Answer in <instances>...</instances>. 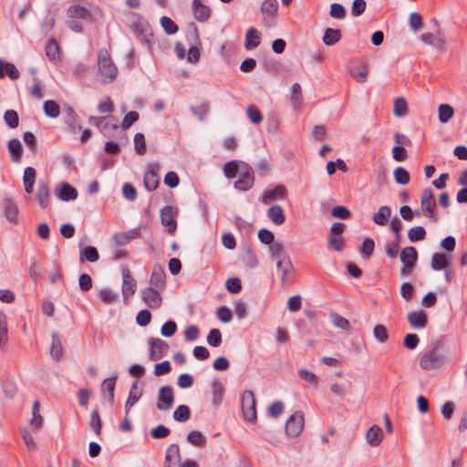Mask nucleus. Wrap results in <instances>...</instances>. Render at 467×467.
I'll use <instances>...</instances> for the list:
<instances>
[{
	"label": "nucleus",
	"mask_w": 467,
	"mask_h": 467,
	"mask_svg": "<svg viewBox=\"0 0 467 467\" xmlns=\"http://www.w3.org/2000/svg\"><path fill=\"white\" fill-rule=\"evenodd\" d=\"M134 149L139 155H144L146 153L145 137L140 132L136 133L134 136Z\"/></svg>",
	"instance_id": "nucleus-54"
},
{
	"label": "nucleus",
	"mask_w": 467,
	"mask_h": 467,
	"mask_svg": "<svg viewBox=\"0 0 467 467\" xmlns=\"http://www.w3.org/2000/svg\"><path fill=\"white\" fill-rule=\"evenodd\" d=\"M246 114L249 119L254 124L260 123L263 119L260 110L254 105H250L247 107Z\"/></svg>",
	"instance_id": "nucleus-62"
},
{
	"label": "nucleus",
	"mask_w": 467,
	"mask_h": 467,
	"mask_svg": "<svg viewBox=\"0 0 467 467\" xmlns=\"http://www.w3.org/2000/svg\"><path fill=\"white\" fill-rule=\"evenodd\" d=\"M286 195V189L284 185H277L275 188L267 190L264 192L263 202L269 203L278 198H285Z\"/></svg>",
	"instance_id": "nucleus-22"
},
{
	"label": "nucleus",
	"mask_w": 467,
	"mask_h": 467,
	"mask_svg": "<svg viewBox=\"0 0 467 467\" xmlns=\"http://www.w3.org/2000/svg\"><path fill=\"white\" fill-rule=\"evenodd\" d=\"M420 205L423 214L436 223L438 221V217L434 213V209L436 206L435 196L434 192L431 188H426L422 191L420 196Z\"/></svg>",
	"instance_id": "nucleus-5"
},
{
	"label": "nucleus",
	"mask_w": 467,
	"mask_h": 467,
	"mask_svg": "<svg viewBox=\"0 0 467 467\" xmlns=\"http://www.w3.org/2000/svg\"><path fill=\"white\" fill-rule=\"evenodd\" d=\"M426 236V231L422 226H415L409 230L408 237L410 242H419L424 240Z\"/></svg>",
	"instance_id": "nucleus-49"
},
{
	"label": "nucleus",
	"mask_w": 467,
	"mask_h": 467,
	"mask_svg": "<svg viewBox=\"0 0 467 467\" xmlns=\"http://www.w3.org/2000/svg\"><path fill=\"white\" fill-rule=\"evenodd\" d=\"M408 112V106L405 99L398 98L394 101L393 114L396 117H403Z\"/></svg>",
	"instance_id": "nucleus-50"
},
{
	"label": "nucleus",
	"mask_w": 467,
	"mask_h": 467,
	"mask_svg": "<svg viewBox=\"0 0 467 467\" xmlns=\"http://www.w3.org/2000/svg\"><path fill=\"white\" fill-rule=\"evenodd\" d=\"M373 336L379 343H386L389 340L387 328L383 325H376L373 328Z\"/></svg>",
	"instance_id": "nucleus-55"
},
{
	"label": "nucleus",
	"mask_w": 467,
	"mask_h": 467,
	"mask_svg": "<svg viewBox=\"0 0 467 467\" xmlns=\"http://www.w3.org/2000/svg\"><path fill=\"white\" fill-rule=\"evenodd\" d=\"M341 31L335 28H327L322 40L327 46H334L341 39Z\"/></svg>",
	"instance_id": "nucleus-36"
},
{
	"label": "nucleus",
	"mask_w": 467,
	"mask_h": 467,
	"mask_svg": "<svg viewBox=\"0 0 467 467\" xmlns=\"http://www.w3.org/2000/svg\"><path fill=\"white\" fill-rule=\"evenodd\" d=\"M49 351L51 357L57 361L59 360L63 356L61 338L57 332L52 333V342Z\"/></svg>",
	"instance_id": "nucleus-27"
},
{
	"label": "nucleus",
	"mask_w": 467,
	"mask_h": 467,
	"mask_svg": "<svg viewBox=\"0 0 467 467\" xmlns=\"http://www.w3.org/2000/svg\"><path fill=\"white\" fill-rule=\"evenodd\" d=\"M191 417V410L187 405H180L173 412V419L179 422H184Z\"/></svg>",
	"instance_id": "nucleus-45"
},
{
	"label": "nucleus",
	"mask_w": 467,
	"mask_h": 467,
	"mask_svg": "<svg viewBox=\"0 0 467 467\" xmlns=\"http://www.w3.org/2000/svg\"><path fill=\"white\" fill-rule=\"evenodd\" d=\"M46 55L52 61H56L59 58V46L54 38H50L47 40L46 44Z\"/></svg>",
	"instance_id": "nucleus-38"
},
{
	"label": "nucleus",
	"mask_w": 467,
	"mask_h": 467,
	"mask_svg": "<svg viewBox=\"0 0 467 467\" xmlns=\"http://www.w3.org/2000/svg\"><path fill=\"white\" fill-rule=\"evenodd\" d=\"M242 260L248 267H255L258 265V259L254 251L251 247H247L242 255Z\"/></svg>",
	"instance_id": "nucleus-44"
},
{
	"label": "nucleus",
	"mask_w": 467,
	"mask_h": 467,
	"mask_svg": "<svg viewBox=\"0 0 467 467\" xmlns=\"http://www.w3.org/2000/svg\"><path fill=\"white\" fill-rule=\"evenodd\" d=\"M329 16L336 19H344L347 16V11L341 4L333 3L330 5Z\"/></svg>",
	"instance_id": "nucleus-56"
},
{
	"label": "nucleus",
	"mask_w": 467,
	"mask_h": 467,
	"mask_svg": "<svg viewBox=\"0 0 467 467\" xmlns=\"http://www.w3.org/2000/svg\"><path fill=\"white\" fill-rule=\"evenodd\" d=\"M190 110L199 120L203 121L210 111V105L207 101H203L198 106H192Z\"/></svg>",
	"instance_id": "nucleus-39"
},
{
	"label": "nucleus",
	"mask_w": 467,
	"mask_h": 467,
	"mask_svg": "<svg viewBox=\"0 0 467 467\" xmlns=\"http://www.w3.org/2000/svg\"><path fill=\"white\" fill-rule=\"evenodd\" d=\"M57 195L64 202H69L78 198V191L69 183H63L57 189Z\"/></svg>",
	"instance_id": "nucleus-19"
},
{
	"label": "nucleus",
	"mask_w": 467,
	"mask_h": 467,
	"mask_svg": "<svg viewBox=\"0 0 467 467\" xmlns=\"http://www.w3.org/2000/svg\"><path fill=\"white\" fill-rule=\"evenodd\" d=\"M391 214V209L387 206L379 207V211L373 215V221L376 224L384 226L388 223Z\"/></svg>",
	"instance_id": "nucleus-35"
},
{
	"label": "nucleus",
	"mask_w": 467,
	"mask_h": 467,
	"mask_svg": "<svg viewBox=\"0 0 467 467\" xmlns=\"http://www.w3.org/2000/svg\"><path fill=\"white\" fill-rule=\"evenodd\" d=\"M98 69L99 75L104 83L112 82L118 75V68L106 49H101L99 53Z\"/></svg>",
	"instance_id": "nucleus-2"
},
{
	"label": "nucleus",
	"mask_w": 467,
	"mask_h": 467,
	"mask_svg": "<svg viewBox=\"0 0 467 467\" xmlns=\"http://www.w3.org/2000/svg\"><path fill=\"white\" fill-rule=\"evenodd\" d=\"M187 441L196 447H203L206 444L205 436L199 431H190L187 435Z\"/></svg>",
	"instance_id": "nucleus-42"
},
{
	"label": "nucleus",
	"mask_w": 467,
	"mask_h": 467,
	"mask_svg": "<svg viewBox=\"0 0 467 467\" xmlns=\"http://www.w3.org/2000/svg\"><path fill=\"white\" fill-rule=\"evenodd\" d=\"M158 289L149 286L140 291L143 302L150 308H159L162 304V297Z\"/></svg>",
	"instance_id": "nucleus-10"
},
{
	"label": "nucleus",
	"mask_w": 467,
	"mask_h": 467,
	"mask_svg": "<svg viewBox=\"0 0 467 467\" xmlns=\"http://www.w3.org/2000/svg\"><path fill=\"white\" fill-rule=\"evenodd\" d=\"M207 343L212 347H219L222 343V334L219 329L212 328L207 336Z\"/></svg>",
	"instance_id": "nucleus-61"
},
{
	"label": "nucleus",
	"mask_w": 467,
	"mask_h": 467,
	"mask_svg": "<svg viewBox=\"0 0 467 467\" xmlns=\"http://www.w3.org/2000/svg\"><path fill=\"white\" fill-rule=\"evenodd\" d=\"M177 211L171 205H166L161 210V224L166 228V231L172 234L177 229V222L175 215Z\"/></svg>",
	"instance_id": "nucleus-8"
},
{
	"label": "nucleus",
	"mask_w": 467,
	"mask_h": 467,
	"mask_svg": "<svg viewBox=\"0 0 467 467\" xmlns=\"http://www.w3.org/2000/svg\"><path fill=\"white\" fill-rule=\"evenodd\" d=\"M254 182V176L252 168L246 163H242L239 178L234 183V188L245 192L253 187Z\"/></svg>",
	"instance_id": "nucleus-6"
},
{
	"label": "nucleus",
	"mask_w": 467,
	"mask_h": 467,
	"mask_svg": "<svg viewBox=\"0 0 467 467\" xmlns=\"http://www.w3.org/2000/svg\"><path fill=\"white\" fill-rule=\"evenodd\" d=\"M161 25L168 35L175 34L178 31V26L173 20L168 16L161 18Z\"/></svg>",
	"instance_id": "nucleus-60"
},
{
	"label": "nucleus",
	"mask_w": 467,
	"mask_h": 467,
	"mask_svg": "<svg viewBox=\"0 0 467 467\" xmlns=\"http://www.w3.org/2000/svg\"><path fill=\"white\" fill-rule=\"evenodd\" d=\"M393 176L397 183L405 185L410 182V173L402 167H398L393 171Z\"/></svg>",
	"instance_id": "nucleus-52"
},
{
	"label": "nucleus",
	"mask_w": 467,
	"mask_h": 467,
	"mask_svg": "<svg viewBox=\"0 0 467 467\" xmlns=\"http://www.w3.org/2000/svg\"><path fill=\"white\" fill-rule=\"evenodd\" d=\"M89 426L92 428V430L94 431V432L97 434V435H99L100 432H101V427H102V422H101V420H100V417H99V411L97 410H94L91 414H90V422H89Z\"/></svg>",
	"instance_id": "nucleus-59"
},
{
	"label": "nucleus",
	"mask_w": 467,
	"mask_h": 467,
	"mask_svg": "<svg viewBox=\"0 0 467 467\" xmlns=\"http://www.w3.org/2000/svg\"><path fill=\"white\" fill-rule=\"evenodd\" d=\"M270 253H271L272 256L276 260V262L280 259L281 260L284 259L285 256H289L286 254L284 246L279 243L271 244Z\"/></svg>",
	"instance_id": "nucleus-57"
},
{
	"label": "nucleus",
	"mask_w": 467,
	"mask_h": 467,
	"mask_svg": "<svg viewBox=\"0 0 467 467\" xmlns=\"http://www.w3.org/2000/svg\"><path fill=\"white\" fill-rule=\"evenodd\" d=\"M450 356L441 339L431 342L430 348L420 356L419 365L426 371L438 370L449 365Z\"/></svg>",
	"instance_id": "nucleus-1"
},
{
	"label": "nucleus",
	"mask_w": 467,
	"mask_h": 467,
	"mask_svg": "<svg viewBox=\"0 0 467 467\" xmlns=\"http://www.w3.org/2000/svg\"><path fill=\"white\" fill-rule=\"evenodd\" d=\"M241 408L244 418L248 422H255L256 406L254 393L251 390H244L241 398Z\"/></svg>",
	"instance_id": "nucleus-3"
},
{
	"label": "nucleus",
	"mask_w": 467,
	"mask_h": 467,
	"mask_svg": "<svg viewBox=\"0 0 467 467\" xmlns=\"http://www.w3.org/2000/svg\"><path fill=\"white\" fill-rule=\"evenodd\" d=\"M117 376H112L110 378L105 379L101 383V391L103 393L108 392L107 398L110 404L114 401V390L115 385L117 381Z\"/></svg>",
	"instance_id": "nucleus-30"
},
{
	"label": "nucleus",
	"mask_w": 467,
	"mask_h": 467,
	"mask_svg": "<svg viewBox=\"0 0 467 467\" xmlns=\"http://www.w3.org/2000/svg\"><path fill=\"white\" fill-rule=\"evenodd\" d=\"M401 296L406 301H410L415 294L414 286L410 283H402L400 288Z\"/></svg>",
	"instance_id": "nucleus-64"
},
{
	"label": "nucleus",
	"mask_w": 467,
	"mask_h": 467,
	"mask_svg": "<svg viewBox=\"0 0 467 467\" xmlns=\"http://www.w3.org/2000/svg\"><path fill=\"white\" fill-rule=\"evenodd\" d=\"M150 286L154 288L161 289L165 285V273L162 271L161 266H154L150 278Z\"/></svg>",
	"instance_id": "nucleus-28"
},
{
	"label": "nucleus",
	"mask_w": 467,
	"mask_h": 467,
	"mask_svg": "<svg viewBox=\"0 0 467 467\" xmlns=\"http://www.w3.org/2000/svg\"><path fill=\"white\" fill-rule=\"evenodd\" d=\"M4 120L5 124L11 129H16L19 125L18 114L14 109H8L5 112Z\"/></svg>",
	"instance_id": "nucleus-48"
},
{
	"label": "nucleus",
	"mask_w": 467,
	"mask_h": 467,
	"mask_svg": "<svg viewBox=\"0 0 467 467\" xmlns=\"http://www.w3.org/2000/svg\"><path fill=\"white\" fill-rule=\"evenodd\" d=\"M420 39L425 44L433 46L438 49H443L446 44V40L441 36L440 30L437 31L436 35L429 32L423 33L420 35Z\"/></svg>",
	"instance_id": "nucleus-17"
},
{
	"label": "nucleus",
	"mask_w": 467,
	"mask_h": 467,
	"mask_svg": "<svg viewBox=\"0 0 467 467\" xmlns=\"http://www.w3.org/2000/svg\"><path fill=\"white\" fill-rule=\"evenodd\" d=\"M8 150L11 160L15 162L21 161L23 148L19 140L12 139L8 141Z\"/></svg>",
	"instance_id": "nucleus-31"
},
{
	"label": "nucleus",
	"mask_w": 467,
	"mask_h": 467,
	"mask_svg": "<svg viewBox=\"0 0 467 467\" xmlns=\"http://www.w3.org/2000/svg\"><path fill=\"white\" fill-rule=\"evenodd\" d=\"M42 270V265L38 264L35 259L32 260L29 267V275L35 282H38L41 279Z\"/></svg>",
	"instance_id": "nucleus-63"
},
{
	"label": "nucleus",
	"mask_w": 467,
	"mask_h": 467,
	"mask_svg": "<svg viewBox=\"0 0 467 467\" xmlns=\"http://www.w3.org/2000/svg\"><path fill=\"white\" fill-rule=\"evenodd\" d=\"M418 259V253L415 247L408 246L400 252V260L407 267H413Z\"/></svg>",
	"instance_id": "nucleus-18"
},
{
	"label": "nucleus",
	"mask_w": 467,
	"mask_h": 467,
	"mask_svg": "<svg viewBox=\"0 0 467 467\" xmlns=\"http://www.w3.org/2000/svg\"><path fill=\"white\" fill-rule=\"evenodd\" d=\"M344 238L342 234H328V245L335 251H341L343 249Z\"/></svg>",
	"instance_id": "nucleus-58"
},
{
	"label": "nucleus",
	"mask_w": 467,
	"mask_h": 467,
	"mask_svg": "<svg viewBox=\"0 0 467 467\" xmlns=\"http://www.w3.org/2000/svg\"><path fill=\"white\" fill-rule=\"evenodd\" d=\"M67 16L71 18H82L87 20H90L92 16L90 11L79 5L69 6L67 8Z\"/></svg>",
	"instance_id": "nucleus-29"
},
{
	"label": "nucleus",
	"mask_w": 467,
	"mask_h": 467,
	"mask_svg": "<svg viewBox=\"0 0 467 467\" xmlns=\"http://www.w3.org/2000/svg\"><path fill=\"white\" fill-rule=\"evenodd\" d=\"M408 321L413 328L421 329L428 324L427 314L424 311H410L408 314Z\"/></svg>",
	"instance_id": "nucleus-16"
},
{
	"label": "nucleus",
	"mask_w": 467,
	"mask_h": 467,
	"mask_svg": "<svg viewBox=\"0 0 467 467\" xmlns=\"http://www.w3.org/2000/svg\"><path fill=\"white\" fill-rule=\"evenodd\" d=\"M267 217L276 225H281L285 221L284 211L280 205H272L267 211Z\"/></svg>",
	"instance_id": "nucleus-26"
},
{
	"label": "nucleus",
	"mask_w": 467,
	"mask_h": 467,
	"mask_svg": "<svg viewBox=\"0 0 467 467\" xmlns=\"http://www.w3.org/2000/svg\"><path fill=\"white\" fill-rule=\"evenodd\" d=\"M44 112L50 118H57L60 113L59 105L55 100H47L44 103Z\"/></svg>",
	"instance_id": "nucleus-47"
},
{
	"label": "nucleus",
	"mask_w": 467,
	"mask_h": 467,
	"mask_svg": "<svg viewBox=\"0 0 467 467\" xmlns=\"http://www.w3.org/2000/svg\"><path fill=\"white\" fill-rule=\"evenodd\" d=\"M366 440L373 447L379 445L382 441L381 428L379 425L371 426L366 433Z\"/></svg>",
	"instance_id": "nucleus-24"
},
{
	"label": "nucleus",
	"mask_w": 467,
	"mask_h": 467,
	"mask_svg": "<svg viewBox=\"0 0 467 467\" xmlns=\"http://www.w3.org/2000/svg\"><path fill=\"white\" fill-rule=\"evenodd\" d=\"M99 297L104 304H112L118 301L119 295L109 289H101Z\"/></svg>",
	"instance_id": "nucleus-53"
},
{
	"label": "nucleus",
	"mask_w": 467,
	"mask_h": 467,
	"mask_svg": "<svg viewBox=\"0 0 467 467\" xmlns=\"http://www.w3.org/2000/svg\"><path fill=\"white\" fill-rule=\"evenodd\" d=\"M260 44V36L254 27H250L245 35L244 47L246 49H254Z\"/></svg>",
	"instance_id": "nucleus-34"
},
{
	"label": "nucleus",
	"mask_w": 467,
	"mask_h": 467,
	"mask_svg": "<svg viewBox=\"0 0 467 467\" xmlns=\"http://www.w3.org/2000/svg\"><path fill=\"white\" fill-rule=\"evenodd\" d=\"M212 394H213V405L214 408H218L222 402L224 395V387L223 383L217 379L212 383Z\"/></svg>",
	"instance_id": "nucleus-25"
},
{
	"label": "nucleus",
	"mask_w": 467,
	"mask_h": 467,
	"mask_svg": "<svg viewBox=\"0 0 467 467\" xmlns=\"http://www.w3.org/2000/svg\"><path fill=\"white\" fill-rule=\"evenodd\" d=\"M99 254L98 249L94 246L80 247L79 261L81 263L90 262L95 263L99 260Z\"/></svg>",
	"instance_id": "nucleus-23"
},
{
	"label": "nucleus",
	"mask_w": 467,
	"mask_h": 467,
	"mask_svg": "<svg viewBox=\"0 0 467 467\" xmlns=\"http://www.w3.org/2000/svg\"><path fill=\"white\" fill-rule=\"evenodd\" d=\"M240 169L236 161H228L223 165V172L228 179L234 178L238 171L240 172Z\"/></svg>",
	"instance_id": "nucleus-51"
},
{
	"label": "nucleus",
	"mask_w": 467,
	"mask_h": 467,
	"mask_svg": "<svg viewBox=\"0 0 467 467\" xmlns=\"http://www.w3.org/2000/svg\"><path fill=\"white\" fill-rule=\"evenodd\" d=\"M36 197L39 206L42 209H47L50 199V188L47 181L40 180L38 182Z\"/></svg>",
	"instance_id": "nucleus-14"
},
{
	"label": "nucleus",
	"mask_w": 467,
	"mask_h": 467,
	"mask_svg": "<svg viewBox=\"0 0 467 467\" xmlns=\"http://www.w3.org/2000/svg\"><path fill=\"white\" fill-rule=\"evenodd\" d=\"M454 109L449 104H441L438 109L439 120L447 123L453 116Z\"/></svg>",
	"instance_id": "nucleus-41"
},
{
	"label": "nucleus",
	"mask_w": 467,
	"mask_h": 467,
	"mask_svg": "<svg viewBox=\"0 0 467 467\" xmlns=\"http://www.w3.org/2000/svg\"><path fill=\"white\" fill-rule=\"evenodd\" d=\"M304 429V416L302 412L296 411L287 420L285 423V433L290 438H296Z\"/></svg>",
	"instance_id": "nucleus-7"
},
{
	"label": "nucleus",
	"mask_w": 467,
	"mask_h": 467,
	"mask_svg": "<svg viewBox=\"0 0 467 467\" xmlns=\"http://www.w3.org/2000/svg\"><path fill=\"white\" fill-rule=\"evenodd\" d=\"M349 73L351 77L354 78L358 82L363 83L367 79L368 70V67L362 64L352 67L349 70Z\"/></svg>",
	"instance_id": "nucleus-40"
},
{
	"label": "nucleus",
	"mask_w": 467,
	"mask_h": 467,
	"mask_svg": "<svg viewBox=\"0 0 467 467\" xmlns=\"http://www.w3.org/2000/svg\"><path fill=\"white\" fill-rule=\"evenodd\" d=\"M8 338V329L6 316L4 312L0 311V348H3Z\"/></svg>",
	"instance_id": "nucleus-43"
},
{
	"label": "nucleus",
	"mask_w": 467,
	"mask_h": 467,
	"mask_svg": "<svg viewBox=\"0 0 467 467\" xmlns=\"http://www.w3.org/2000/svg\"><path fill=\"white\" fill-rule=\"evenodd\" d=\"M122 273V296L124 300L129 299L135 294L136 281L128 267H123Z\"/></svg>",
	"instance_id": "nucleus-12"
},
{
	"label": "nucleus",
	"mask_w": 467,
	"mask_h": 467,
	"mask_svg": "<svg viewBox=\"0 0 467 467\" xmlns=\"http://www.w3.org/2000/svg\"><path fill=\"white\" fill-rule=\"evenodd\" d=\"M149 344L150 346V351H149V358L151 360H159L162 357H164L168 350H169V345L166 341L161 339V338H150Z\"/></svg>",
	"instance_id": "nucleus-9"
},
{
	"label": "nucleus",
	"mask_w": 467,
	"mask_h": 467,
	"mask_svg": "<svg viewBox=\"0 0 467 467\" xmlns=\"http://www.w3.org/2000/svg\"><path fill=\"white\" fill-rule=\"evenodd\" d=\"M143 181L144 186L149 192H153L156 190L160 183L159 176L153 170H150L145 173Z\"/></svg>",
	"instance_id": "nucleus-37"
},
{
	"label": "nucleus",
	"mask_w": 467,
	"mask_h": 467,
	"mask_svg": "<svg viewBox=\"0 0 467 467\" xmlns=\"http://www.w3.org/2000/svg\"><path fill=\"white\" fill-rule=\"evenodd\" d=\"M174 402V393L171 386L166 385L161 387L158 393L157 408L160 410H169Z\"/></svg>",
	"instance_id": "nucleus-11"
},
{
	"label": "nucleus",
	"mask_w": 467,
	"mask_h": 467,
	"mask_svg": "<svg viewBox=\"0 0 467 467\" xmlns=\"http://www.w3.org/2000/svg\"><path fill=\"white\" fill-rule=\"evenodd\" d=\"M449 265V258L445 254L435 253L432 254L431 266L433 270L446 269Z\"/></svg>",
	"instance_id": "nucleus-33"
},
{
	"label": "nucleus",
	"mask_w": 467,
	"mask_h": 467,
	"mask_svg": "<svg viewBox=\"0 0 467 467\" xmlns=\"http://www.w3.org/2000/svg\"><path fill=\"white\" fill-rule=\"evenodd\" d=\"M277 0H264L261 5L262 21L265 27L270 28L275 26L278 15Z\"/></svg>",
	"instance_id": "nucleus-4"
},
{
	"label": "nucleus",
	"mask_w": 467,
	"mask_h": 467,
	"mask_svg": "<svg viewBox=\"0 0 467 467\" xmlns=\"http://www.w3.org/2000/svg\"><path fill=\"white\" fill-rule=\"evenodd\" d=\"M5 215L6 219L14 223L17 222L18 207L11 198H5L3 201Z\"/></svg>",
	"instance_id": "nucleus-20"
},
{
	"label": "nucleus",
	"mask_w": 467,
	"mask_h": 467,
	"mask_svg": "<svg viewBox=\"0 0 467 467\" xmlns=\"http://www.w3.org/2000/svg\"><path fill=\"white\" fill-rule=\"evenodd\" d=\"M192 10L194 18L201 23H204L211 17V8L204 5L201 0H192Z\"/></svg>",
	"instance_id": "nucleus-13"
},
{
	"label": "nucleus",
	"mask_w": 467,
	"mask_h": 467,
	"mask_svg": "<svg viewBox=\"0 0 467 467\" xmlns=\"http://www.w3.org/2000/svg\"><path fill=\"white\" fill-rule=\"evenodd\" d=\"M140 234V230L132 229L124 233H118L114 234L113 240L115 244L118 246H124L128 244L132 239L138 237Z\"/></svg>",
	"instance_id": "nucleus-21"
},
{
	"label": "nucleus",
	"mask_w": 467,
	"mask_h": 467,
	"mask_svg": "<svg viewBox=\"0 0 467 467\" xmlns=\"http://www.w3.org/2000/svg\"><path fill=\"white\" fill-rule=\"evenodd\" d=\"M142 396V390L139 389L138 382L135 381L130 389L129 398L125 403L126 413L130 411L131 407L140 399Z\"/></svg>",
	"instance_id": "nucleus-32"
},
{
	"label": "nucleus",
	"mask_w": 467,
	"mask_h": 467,
	"mask_svg": "<svg viewBox=\"0 0 467 467\" xmlns=\"http://www.w3.org/2000/svg\"><path fill=\"white\" fill-rule=\"evenodd\" d=\"M39 407H40V402L38 400H35L33 403V407H32L33 418L30 422L32 427L35 429L41 428L42 423H43V418L40 415Z\"/></svg>",
	"instance_id": "nucleus-46"
},
{
	"label": "nucleus",
	"mask_w": 467,
	"mask_h": 467,
	"mask_svg": "<svg viewBox=\"0 0 467 467\" xmlns=\"http://www.w3.org/2000/svg\"><path fill=\"white\" fill-rule=\"evenodd\" d=\"M277 273L283 285H285L289 279V275L294 271V266L289 256L280 259L276 262Z\"/></svg>",
	"instance_id": "nucleus-15"
}]
</instances>
